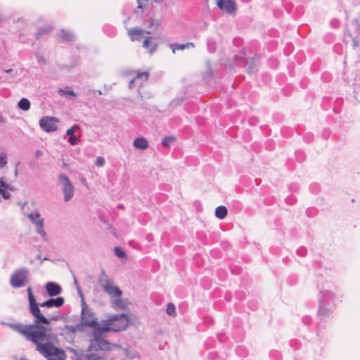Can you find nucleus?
<instances>
[{
    "label": "nucleus",
    "instance_id": "nucleus-1",
    "mask_svg": "<svg viewBox=\"0 0 360 360\" xmlns=\"http://www.w3.org/2000/svg\"><path fill=\"white\" fill-rule=\"evenodd\" d=\"M22 335L25 338L36 345V350L48 359L51 356L65 355V352L52 343L56 336L52 334L51 328L43 326V323H33L25 325L20 323H3Z\"/></svg>",
    "mask_w": 360,
    "mask_h": 360
},
{
    "label": "nucleus",
    "instance_id": "nucleus-2",
    "mask_svg": "<svg viewBox=\"0 0 360 360\" xmlns=\"http://www.w3.org/2000/svg\"><path fill=\"white\" fill-rule=\"evenodd\" d=\"M108 333L103 329V326L96 327L93 330L92 338L87 350H78L70 349V352L75 356L76 360H100L101 356L96 353L98 351H108L116 347L108 340L103 338V334Z\"/></svg>",
    "mask_w": 360,
    "mask_h": 360
},
{
    "label": "nucleus",
    "instance_id": "nucleus-3",
    "mask_svg": "<svg viewBox=\"0 0 360 360\" xmlns=\"http://www.w3.org/2000/svg\"><path fill=\"white\" fill-rule=\"evenodd\" d=\"M321 297L317 314L321 320L328 319L335 307L334 294L328 290H320Z\"/></svg>",
    "mask_w": 360,
    "mask_h": 360
},
{
    "label": "nucleus",
    "instance_id": "nucleus-4",
    "mask_svg": "<svg viewBox=\"0 0 360 360\" xmlns=\"http://www.w3.org/2000/svg\"><path fill=\"white\" fill-rule=\"evenodd\" d=\"M103 329L108 332H120L124 330L129 324V318L126 314H112L103 320Z\"/></svg>",
    "mask_w": 360,
    "mask_h": 360
},
{
    "label": "nucleus",
    "instance_id": "nucleus-5",
    "mask_svg": "<svg viewBox=\"0 0 360 360\" xmlns=\"http://www.w3.org/2000/svg\"><path fill=\"white\" fill-rule=\"evenodd\" d=\"M27 292L28 295L30 312L35 319L34 323L49 325V319H47L44 314L41 313V310L39 308L38 303L37 302L35 297L32 293V288L28 287L27 289Z\"/></svg>",
    "mask_w": 360,
    "mask_h": 360
},
{
    "label": "nucleus",
    "instance_id": "nucleus-6",
    "mask_svg": "<svg viewBox=\"0 0 360 360\" xmlns=\"http://www.w3.org/2000/svg\"><path fill=\"white\" fill-rule=\"evenodd\" d=\"M82 298V314H81V323L82 326L93 328L101 327L98 325L97 319L95 318L94 312L91 309L89 308L86 304L83 294H81Z\"/></svg>",
    "mask_w": 360,
    "mask_h": 360
},
{
    "label": "nucleus",
    "instance_id": "nucleus-7",
    "mask_svg": "<svg viewBox=\"0 0 360 360\" xmlns=\"http://www.w3.org/2000/svg\"><path fill=\"white\" fill-rule=\"evenodd\" d=\"M30 271L26 267L16 269L10 278V285L14 288L24 286L28 281Z\"/></svg>",
    "mask_w": 360,
    "mask_h": 360
},
{
    "label": "nucleus",
    "instance_id": "nucleus-8",
    "mask_svg": "<svg viewBox=\"0 0 360 360\" xmlns=\"http://www.w3.org/2000/svg\"><path fill=\"white\" fill-rule=\"evenodd\" d=\"M58 183L64 194V201H70L74 196L75 188L69 177L65 174H58Z\"/></svg>",
    "mask_w": 360,
    "mask_h": 360
},
{
    "label": "nucleus",
    "instance_id": "nucleus-9",
    "mask_svg": "<svg viewBox=\"0 0 360 360\" xmlns=\"http://www.w3.org/2000/svg\"><path fill=\"white\" fill-rule=\"evenodd\" d=\"M217 8L228 15L236 14L237 4L235 0H219L216 2Z\"/></svg>",
    "mask_w": 360,
    "mask_h": 360
},
{
    "label": "nucleus",
    "instance_id": "nucleus-10",
    "mask_svg": "<svg viewBox=\"0 0 360 360\" xmlns=\"http://www.w3.org/2000/svg\"><path fill=\"white\" fill-rule=\"evenodd\" d=\"M58 122L56 118L46 116L39 120V126L46 132H53L57 130Z\"/></svg>",
    "mask_w": 360,
    "mask_h": 360
},
{
    "label": "nucleus",
    "instance_id": "nucleus-11",
    "mask_svg": "<svg viewBox=\"0 0 360 360\" xmlns=\"http://www.w3.org/2000/svg\"><path fill=\"white\" fill-rule=\"evenodd\" d=\"M45 290L50 297L58 296L61 294L63 291L61 286L58 283L53 281H49L46 283Z\"/></svg>",
    "mask_w": 360,
    "mask_h": 360
},
{
    "label": "nucleus",
    "instance_id": "nucleus-12",
    "mask_svg": "<svg viewBox=\"0 0 360 360\" xmlns=\"http://www.w3.org/2000/svg\"><path fill=\"white\" fill-rule=\"evenodd\" d=\"M145 32V30L139 27L130 28L127 30V34L133 41H140L143 38Z\"/></svg>",
    "mask_w": 360,
    "mask_h": 360
},
{
    "label": "nucleus",
    "instance_id": "nucleus-13",
    "mask_svg": "<svg viewBox=\"0 0 360 360\" xmlns=\"http://www.w3.org/2000/svg\"><path fill=\"white\" fill-rule=\"evenodd\" d=\"M103 291L110 297L111 300L115 297H121L122 295V291L114 283L106 286Z\"/></svg>",
    "mask_w": 360,
    "mask_h": 360
},
{
    "label": "nucleus",
    "instance_id": "nucleus-14",
    "mask_svg": "<svg viewBox=\"0 0 360 360\" xmlns=\"http://www.w3.org/2000/svg\"><path fill=\"white\" fill-rule=\"evenodd\" d=\"M111 307L115 310H124L127 308V302L121 297H115L110 300Z\"/></svg>",
    "mask_w": 360,
    "mask_h": 360
},
{
    "label": "nucleus",
    "instance_id": "nucleus-15",
    "mask_svg": "<svg viewBox=\"0 0 360 360\" xmlns=\"http://www.w3.org/2000/svg\"><path fill=\"white\" fill-rule=\"evenodd\" d=\"M98 283L103 290L105 289L106 286L111 285L114 283L113 281L105 274L103 269L101 270V276L98 279Z\"/></svg>",
    "mask_w": 360,
    "mask_h": 360
},
{
    "label": "nucleus",
    "instance_id": "nucleus-16",
    "mask_svg": "<svg viewBox=\"0 0 360 360\" xmlns=\"http://www.w3.org/2000/svg\"><path fill=\"white\" fill-rule=\"evenodd\" d=\"M169 46L172 49V53H175L176 51L194 48L195 45L193 42H187L185 44H169Z\"/></svg>",
    "mask_w": 360,
    "mask_h": 360
},
{
    "label": "nucleus",
    "instance_id": "nucleus-17",
    "mask_svg": "<svg viewBox=\"0 0 360 360\" xmlns=\"http://www.w3.org/2000/svg\"><path fill=\"white\" fill-rule=\"evenodd\" d=\"M58 37L63 41H72L75 39L74 34L71 31L65 29L60 30Z\"/></svg>",
    "mask_w": 360,
    "mask_h": 360
},
{
    "label": "nucleus",
    "instance_id": "nucleus-18",
    "mask_svg": "<svg viewBox=\"0 0 360 360\" xmlns=\"http://www.w3.org/2000/svg\"><path fill=\"white\" fill-rule=\"evenodd\" d=\"M134 146L137 149L145 150L148 147V141L144 137H139L134 140Z\"/></svg>",
    "mask_w": 360,
    "mask_h": 360
},
{
    "label": "nucleus",
    "instance_id": "nucleus-19",
    "mask_svg": "<svg viewBox=\"0 0 360 360\" xmlns=\"http://www.w3.org/2000/svg\"><path fill=\"white\" fill-rule=\"evenodd\" d=\"M49 308L62 307L65 303V299L63 297H57L56 298L51 297L48 300Z\"/></svg>",
    "mask_w": 360,
    "mask_h": 360
},
{
    "label": "nucleus",
    "instance_id": "nucleus-20",
    "mask_svg": "<svg viewBox=\"0 0 360 360\" xmlns=\"http://www.w3.org/2000/svg\"><path fill=\"white\" fill-rule=\"evenodd\" d=\"M44 219H38V221L36 222V228H37V233L38 234H39L41 238H43V240L44 241H47L48 240V237H47V235H46V231H44Z\"/></svg>",
    "mask_w": 360,
    "mask_h": 360
},
{
    "label": "nucleus",
    "instance_id": "nucleus-21",
    "mask_svg": "<svg viewBox=\"0 0 360 360\" xmlns=\"http://www.w3.org/2000/svg\"><path fill=\"white\" fill-rule=\"evenodd\" d=\"M148 28L157 30L161 25V20L155 17H150L148 20Z\"/></svg>",
    "mask_w": 360,
    "mask_h": 360
},
{
    "label": "nucleus",
    "instance_id": "nucleus-22",
    "mask_svg": "<svg viewBox=\"0 0 360 360\" xmlns=\"http://www.w3.org/2000/svg\"><path fill=\"white\" fill-rule=\"evenodd\" d=\"M143 47L145 49H148V52L150 54H153L155 51L156 50L158 45L156 44L151 43V37H147L145 38L143 43Z\"/></svg>",
    "mask_w": 360,
    "mask_h": 360
},
{
    "label": "nucleus",
    "instance_id": "nucleus-23",
    "mask_svg": "<svg viewBox=\"0 0 360 360\" xmlns=\"http://www.w3.org/2000/svg\"><path fill=\"white\" fill-rule=\"evenodd\" d=\"M228 213L227 208L224 205L218 206L215 210V216L219 219H224Z\"/></svg>",
    "mask_w": 360,
    "mask_h": 360
},
{
    "label": "nucleus",
    "instance_id": "nucleus-24",
    "mask_svg": "<svg viewBox=\"0 0 360 360\" xmlns=\"http://www.w3.org/2000/svg\"><path fill=\"white\" fill-rule=\"evenodd\" d=\"M18 107L24 111H27L30 108V102L27 98H22L18 103Z\"/></svg>",
    "mask_w": 360,
    "mask_h": 360
},
{
    "label": "nucleus",
    "instance_id": "nucleus-25",
    "mask_svg": "<svg viewBox=\"0 0 360 360\" xmlns=\"http://www.w3.org/2000/svg\"><path fill=\"white\" fill-rule=\"evenodd\" d=\"M52 30V26L51 25H46L42 27H39L37 29V31L36 32V37L39 39L41 36H42L44 34L49 33Z\"/></svg>",
    "mask_w": 360,
    "mask_h": 360
},
{
    "label": "nucleus",
    "instance_id": "nucleus-26",
    "mask_svg": "<svg viewBox=\"0 0 360 360\" xmlns=\"http://www.w3.org/2000/svg\"><path fill=\"white\" fill-rule=\"evenodd\" d=\"M207 47L210 53H214L217 49V42L212 38H208L207 40Z\"/></svg>",
    "mask_w": 360,
    "mask_h": 360
},
{
    "label": "nucleus",
    "instance_id": "nucleus-27",
    "mask_svg": "<svg viewBox=\"0 0 360 360\" xmlns=\"http://www.w3.org/2000/svg\"><path fill=\"white\" fill-rule=\"evenodd\" d=\"M27 217L29 219L32 221V224L36 225V222L38 221V219H41V214L39 211L36 210L34 212H32L30 214H28Z\"/></svg>",
    "mask_w": 360,
    "mask_h": 360
},
{
    "label": "nucleus",
    "instance_id": "nucleus-28",
    "mask_svg": "<svg viewBox=\"0 0 360 360\" xmlns=\"http://www.w3.org/2000/svg\"><path fill=\"white\" fill-rule=\"evenodd\" d=\"M143 77H144L145 78V80H147L148 78V72H139L136 75V77L135 78H134L133 79H131L129 83V87L130 89L133 88V86H134V82L135 80L136 79H141Z\"/></svg>",
    "mask_w": 360,
    "mask_h": 360
},
{
    "label": "nucleus",
    "instance_id": "nucleus-29",
    "mask_svg": "<svg viewBox=\"0 0 360 360\" xmlns=\"http://www.w3.org/2000/svg\"><path fill=\"white\" fill-rule=\"evenodd\" d=\"M149 0H136L137 7L134 10V13H139V10L145 8L148 3Z\"/></svg>",
    "mask_w": 360,
    "mask_h": 360
},
{
    "label": "nucleus",
    "instance_id": "nucleus-30",
    "mask_svg": "<svg viewBox=\"0 0 360 360\" xmlns=\"http://www.w3.org/2000/svg\"><path fill=\"white\" fill-rule=\"evenodd\" d=\"M349 38L352 39V46L354 48L358 46V41L356 39L352 38L350 32L349 30H347V31L345 32V33H344V41L346 43H348Z\"/></svg>",
    "mask_w": 360,
    "mask_h": 360
},
{
    "label": "nucleus",
    "instance_id": "nucleus-31",
    "mask_svg": "<svg viewBox=\"0 0 360 360\" xmlns=\"http://www.w3.org/2000/svg\"><path fill=\"white\" fill-rule=\"evenodd\" d=\"M175 140L176 138L174 136H168L162 139L161 143L164 147H169L171 143L175 141Z\"/></svg>",
    "mask_w": 360,
    "mask_h": 360
},
{
    "label": "nucleus",
    "instance_id": "nucleus-32",
    "mask_svg": "<svg viewBox=\"0 0 360 360\" xmlns=\"http://www.w3.org/2000/svg\"><path fill=\"white\" fill-rule=\"evenodd\" d=\"M166 312L168 315L174 317L176 316V307L174 304L168 303L167 305Z\"/></svg>",
    "mask_w": 360,
    "mask_h": 360
},
{
    "label": "nucleus",
    "instance_id": "nucleus-33",
    "mask_svg": "<svg viewBox=\"0 0 360 360\" xmlns=\"http://www.w3.org/2000/svg\"><path fill=\"white\" fill-rule=\"evenodd\" d=\"M58 92L60 96H72L73 97H77V94L75 93L72 89H59Z\"/></svg>",
    "mask_w": 360,
    "mask_h": 360
},
{
    "label": "nucleus",
    "instance_id": "nucleus-34",
    "mask_svg": "<svg viewBox=\"0 0 360 360\" xmlns=\"http://www.w3.org/2000/svg\"><path fill=\"white\" fill-rule=\"evenodd\" d=\"M269 356L272 360H281L282 354L277 350H271L269 352Z\"/></svg>",
    "mask_w": 360,
    "mask_h": 360
},
{
    "label": "nucleus",
    "instance_id": "nucleus-35",
    "mask_svg": "<svg viewBox=\"0 0 360 360\" xmlns=\"http://www.w3.org/2000/svg\"><path fill=\"white\" fill-rule=\"evenodd\" d=\"M82 323L77 326L66 325L65 327L68 330L70 333H75L77 331L81 330Z\"/></svg>",
    "mask_w": 360,
    "mask_h": 360
},
{
    "label": "nucleus",
    "instance_id": "nucleus-36",
    "mask_svg": "<svg viewBox=\"0 0 360 360\" xmlns=\"http://www.w3.org/2000/svg\"><path fill=\"white\" fill-rule=\"evenodd\" d=\"M114 252H115V255L119 258H124L126 257L125 252L121 248H119V247L115 248Z\"/></svg>",
    "mask_w": 360,
    "mask_h": 360
},
{
    "label": "nucleus",
    "instance_id": "nucleus-37",
    "mask_svg": "<svg viewBox=\"0 0 360 360\" xmlns=\"http://www.w3.org/2000/svg\"><path fill=\"white\" fill-rule=\"evenodd\" d=\"M7 164L6 155L4 152L0 153V169L4 168Z\"/></svg>",
    "mask_w": 360,
    "mask_h": 360
},
{
    "label": "nucleus",
    "instance_id": "nucleus-38",
    "mask_svg": "<svg viewBox=\"0 0 360 360\" xmlns=\"http://www.w3.org/2000/svg\"><path fill=\"white\" fill-rule=\"evenodd\" d=\"M295 158L298 162H302L305 159V155L302 151L298 150L295 152Z\"/></svg>",
    "mask_w": 360,
    "mask_h": 360
},
{
    "label": "nucleus",
    "instance_id": "nucleus-39",
    "mask_svg": "<svg viewBox=\"0 0 360 360\" xmlns=\"http://www.w3.org/2000/svg\"><path fill=\"white\" fill-rule=\"evenodd\" d=\"M355 66L356 68L354 71L355 72H354L355 77L353 78V79L354 81L356 80V77H360V58H359L358 60L356 61Z\"/></svg>",
    "mask_w": 360,
    "mask_h": 360
},
{
    "label": "nucleus",
    "instance_id": "nucleus-40",
    "mask_svg": "<svg viewBox=\"0 0 360 360\" xmlns=\"http://www.w3.org/2000/svg\"><path fill=\"white\" fill-rule=\"evenodd\" d=\"M296 252L298 256L304 257L307 255V250L306 248L300 247L297 250Z\"/></svg>",
    "mask_w": 360,
    "mask_h": 360
},
{
    "label": "nucleus",
    "instance_id": "nucleus-41",
    "mask_svg": "<svg viewBox=\"0 0 360 360\" xmlns=\"http://www.w3.org/2000/svg\"><path fill=\"white\" fill-rule=\"evenodd\" d=\"M79 128V126L77 124H74L72 127H71L70 129H68L66 131L67 136H72L74 135V133L75 131Z\"/></svg>",
    "mask_w": 360,
    "mask_h": 360
},
{
    "label": "nucleus",
    "instance_id": "nucleus-42",
    "mask_svg": "<svg viewBox=\"0 0 360 360\" xmlns=\"http://www.w3.org/2000/svg\"><path fill=\"white\" fill-rule=\"evenodd\" d=\"M68 136H69V138H68V141L70 145L75 146V145L77 144L78 139L75 135Z\"/></svg>",
    "mask_w": 360,
    "mask_h": 360
},
{
    "label": "nucleus",
    "instance_id": "nucleus-43",
    "mask_svg": "<svg viewBox=\"0 0 360 360\" xmlns=\"http://www.w3.org/2000/svg\"><path fill=\"white\" fill-rule=\"evenodd\" d=\"M95 165L98 167H103L105 165V160L102 157H98L95 161Z\"/></svg>",
    "mask_w": 360,
    "mask_h": 360
},
{
    "label": "nucleus",
    "instance_id": "nucleus-44",
    "mask_svg": "<svg viewBox=\"0 0 360 360\" xmlns=\"http://www.w3.org/2000/svg\"><path fill=\"white\" fill-rule=\"evenodd\" d=\"M0 188H4V190H7L10 188V185L6 183L2 177L0 178Z\"/></svg>",
    "mask_w": 360,
    "mask_h": 360
},
{
    "label": "nucleus",
    "instance_id": "nucleus-45",
    "mask_svg": "<svg viewBox=\"0 0 360 360\" xmlns=\"http://www.w3.org/2000/svg\"><path fill=\"white\" fill-rule=\"evenodd\" d=\"M0 194L2 195V198L5 200H8L11 198V194L7 191V190H4L2 188L1 193Z\"/></svg>",
    "mask_w": 360,
    "mask_h": 360
},
{
    "label": "nucleus",
    "instance_id": "nucleus-46",
    "mask_svg": "<svg viewBox=\"0 0 360 360\" xmlns=\"http://www.w3.org/2000/svg\"><path fill=\"white\" fill-rule=\"evenodd\" d=\"M311 319L310 316H304L302 317V322L304 324H306V325L309 324L311 323Z\"/></svg>",
    "mask_w": 360,
    "mask_h": 360
},
{
    "label": "nucleus",
    "instance_id": "nucleus-47",
    "mask_svg": "<svg viewBox=\"0 0 360 360\" xmlns=\"http://www.w3.org/2000/svg\"><path fill=\"white\" fill-rule=\"evenodd\" d=\"M310 189L314 192H318L319 191V186L318 184L311 185Z\"/></svg>",
    "mask_w": 360,
    "mask_h": 360
},
{
    "label": "nucleus",
    "instance_id": "nucleus-48",
    "mask_svg": "<svg viewBox=\"0 0 360 360\" xmlns=\"http://www.w3.org/2000/svg\"><path fill=\"white\" fill-rule=\"evenodd\" d=\"M36 259H37L40 260V263H41V264H42V262H43L44 261L49 260V258H48V257H44V258H43V257H41L40 254H39V255H37Z\"/></svg>",
    "mask_w": 360,
    "mask_h": 360
},
{
    "label": "nucleus",
    "instance_id": "nucleus-49",
    "mask_svg": "<svg viewBox=\"0 0 360 360\" xmlns=\"http://www.w3.org/2000/svg\"><path fill=\"white\" fill-rule=\"evenodd\" d=\"M38 305H39V307H47V308H49V301L47 300L44 301V302H42V303L38 304Z\"/></svg>",
    "mask_w": 360,
    "mask_h": 360
},
{
    "label": "nucleus",
    "instance_id": "nucleus-50",
    "mask_svg": "<svg viewBox=\"0 0 360 360\" xmlns=\"http://www.w3.org/2000/svg\"><path fill=\"white\" fill-rule=\"evenodd\" d=\"M6 121H7L6 118L0 112V123L5 124L6 122Z\"/></svg>",
    "mask_w": 360,
    "mask_h": 360
},
{
    "label": "nucleus",
    "instance_id": "nucleus-51",
    "mask_svg": "<svg viewBox=\"0 0 360 360\" xmlns=\"http://www.w3.org/2000/svg\"><path fill=\"white\" fill-rule=\"evenodd\" d=\"M63 357H60L59 356H51V357H49L47 360H60Z\"/></svg>",
    "mask_w": 360,
    "mask_h": 360
},
{
    "label": "nucleus",
    "instance_id": "nucleus-52",
    "mask_svg": "<svg viewBox=\"0 0 360 360\" xmlns=\"http://www.w3.org/2000/svg\"><path fill=\"white\" fill-rule=\"evenodd\" d=\"M203 321H204V323L205 322H207L210 324H212L213 323V320L211 318H206L205 316H204Z\"/></svg>",
    "mask_w": 360,
    "mask_h": 360
},
{
    "label": "nucleus",
    "instance_id": "nucleus-53",
    "mask_svg": "<svg viewBox=\"0 0 360 360\" xmlns=\"http://www.w3.org/2000/svg\"><path fill=\"white\" fill-rule=\"evenodd\" d=\"M74 283H75V285H77L78 292H79V295H81V294H82V290H81L80 288H79V285H78V283H77V279H76V278H75V276H74Z\"/></svg>",
    "mask_w": 360,
    "mask_h": 360
},
{
    "label": "nucleus",
    "instance_id": "nucleus-54",
    "mask_svg": "<svg viewBox=\"0 0 360 360\" xmlns=\"http://www.w3.org/2000/svg\"><path fill=\"white\" fill-rule=\"evenodd\" d=\"M304 139L308 141H311L313 139V136L311 134H307L304 136Z\"/></svg>",
    "mask_w": 360,
    "mask_h": 360
},
{
    "label": "nucleus",
    "instance_id": "nucleus-55",
    "mask_svg": "<svg viewBox=\"0 0 360 360\" xmlns=\"http://www.w3.org/2000/svg\"><path fill=\"white\" fill-rule=\"evenodd\" d=\"M42 154H43V153H42V151H41V150H36V152H35V154H34V155H35V157H36V158H39Z\"/></svg>",
    "mask_w": 360,
    "mask_h": 360
},
{
    "label": "nucleus",
    "instance_id": "nucleus-56",
    "mask_svg": "<svg viewBox=\"0 0 360 360\" xmlns=\"http://www.w3.org/2000/svg\"><path fill=\"white\" fill-rule=\"evenodd\" d=\"M328 136H329V131L327 129L323 130V136H324L326 139Z\"/></svg>",
    "mask_w": 360,
    "mask_h": 360
},
{
    "label": "nucleus",
    "instance_id": "nucleus-57",
    "mask_svg": "<svg viewBox=\"0 0 360 360\" xmlns=\"http://www.w3.org/2000/svg\"><path fill=\"white\" fill-rule=\"evenodd\" d=\"M58 319V316H52L50 319H49V321H50V320L51 321H57Z\"/></svg>",
    "mask_w": 360,
    "mask_h": 360
},
{
    "label": "nucleus",
    "instance_id": "nucleus-58",
    "mask_svg": "<svg viewBox=\"0 0 360 360\" xmlns=\"http://www.w3.org/2000/svg\"><path fill=\"white\" fill-rule=\"evenodd\" d=\"M4 72L8 74H11L13 72V69L5 70Z\"/></svg>",
    "mask_w": 360,
    "mask_h": 360
},
{
    "label": "nucleus",
    "instance_id": "nucleus-59",
    "mask_svg": "<svg viewBox=\"0 0 360 360\" xmlns=\"http://www.w3.org/2000/svg\"><path fill=\"white\" fill-rule=\"evenodd\" d=\"M344 79L347 80V82H349L352 80V79L349 78V75H346V77Z\"/></svg>",
    "mask_w": 360,
    "mask_h": 360
},
{
    "label": "nucleus",
    "instance_id": "nucleus-60",
    "mask_svg": "<svg viewBox=\"0 0 360 360\" xmlns=\"http://www.w3.org/2000/svg\"><path fill=\"white\" fill-rule=\"evenodd\" d=\"M163 0H154V2L156 4H161Z\"/></svg>",
    "mask_w": 360,
    "mask_h": 360
},
{
    "label": "nucleus",
    "instance_id": "nucleus-61",
    "mask_svg": "<svg viewBox=\"0 0 360 360\" xmlns=\"http://www.w3.org/2000/svg\"><path fill=\"white\" fill-rule=\"evenodd\" d=\"M14 174L15 176H17L18 175V168H17V166L15 167V171H14Z\"/></svg>",
    "mask_w": 360,
    "mask_h": 360
},
{
    "label": "nucleus",
    "instance_id": "nucleus-62",
    "mask_svg": "<svg viewBox=\"0 0 360 360\" xmlns=\"http://www.w3.org/2000/svg\"><path fill=\"white\" fill-rule=\"evenodd\" d=\"M290 200H291V198H287V199H286V202H287V203H289V202H290Z\"/></svg>",
    "mask_w": 360,
    "mask_h": 360
},
{
    "label": "nucleus",
    "instance_id": "nucleus-63",
    "mask_svg": "<svg viewBox=\"0 0 360 360\" xmlns=\"http://www.w3.org/2000/svg\"><path fill=\"white\" fill-rule=\"evenodd\" d=\"M13 191V188H12V186H10V188H9L8 189H7V191Z\"/></svg>",
    "mask_w": 360,
    "mask_h": 360
},
{
    "label": "nucleus",
    "instance_id": "nucleus-64",
    "mask_svg": "<svg viewBox=\"0 0 360 360\" xmlns=\"http://www.w3.org/2000/svg\"><path fill=\"white\" fill-rule=\"evenodd\" d=\"M98 94H100V95H101V94H102V91H101V90H98Z\"/></svg>",
    "mask_w": 360,
    "mask_h": 360
}]
</instances>
